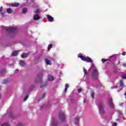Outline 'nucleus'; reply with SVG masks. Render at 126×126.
<instances>
[{
	"mask_svg": "<svg viewBox=\"0 0 126 126\" xmlns=\"http://www.w3.org/2000/svg\"><path fill=\"white\" fill-rule=\"evenodd\" d=\"M90 68L93 69V72L92 75V77L93 79H94V80L98 79V70H97V68H96L95 65H94V64H92Z\"/></svg>",
	"mask_w": 126,
	"mask_h": 126,
	"instance_id": "nucleus-1",
	"label": "nucleus"
},
{
	"mask_svg": "<svg viewBox=\"0 0 126 126\" xmlns=\"http://www.w3.org/2000/svg\"><path fill=\"white\" fill-rule=\"evenodd\" d=\"M4 29L6 31H8L9 33H11V34H15V33H16V31H17V29H16V27H4Z\"/></svg>",
	"mask_w": 126,
	"mask_h": 126,
	"instance_id": "nucleus-2",
	"label": "nucleus"
},
{
	"mask_svg": "<svg viewBox=\"0 0 126 126\" xmlns=\"http://www.w3.org/2000/svg\"><path fill=\"white\" fill-rule=\"evenodd\" d=\"M78 57L80 58L82 61H83L84 62H86L87 63L92 62V59H91V58L89 57H85V56H83L81 53L78 55Z\"/></svg>",
	"mask_w": 126,
	"mask_h": 126,
	"instance_id": "nucleus-3",
	"label": "nucleus"
},
{
	"mask_svg": "<svg viewBox=\"0 0 126 126\" xmlns=\"http://www.w3.org/2000/svg\"><path fill=\"white\" fill-rule=\"evenodd\" d=\"M98 109L101 114H104L105 110H104V106L103 105V102L100 101L98 103Z\"/></svg>",
	"mask_w": 126,
	"mask_h": 126,
	"instance_id": "nucleus-4",
	"label": "nucleus"
},
{
	"mask_svg": "<svg viewBox=\"0 0 126 126\" xmlns=\"http://www.w3.org/2000/svg\"><path fill=\"white\" fill-rule=\"evenodd\" d=\"M59 119L61 120L62 123L65 122V116H64V114L63 112H61L59 114Z\"/></svg>",
	"mask_w": 126,
	"mask_h": 126,
	"instance_id": "nucleus-5",
	"label": "nucleus"
},
{
	"mask_svg": "<svg viewBox=\"0 0 126 126\" xmlns=\"http://www.w3.org/2000/svg\"><path fill=\"white\" fill-rule=\"evenodd\" d=\"M51 123L53 126H58V122L55 120V118H52Z\"/></svg>",
	"mask_w": 126,
	"mask_h": 126,
	"instance_id": "nucleus-6",
	"label": "nucleus"
},
{
	"mask_svg": "<svg viewBox=\"0 0 126 126\" xmlns=\"http://www.w3.org/2000/svg\"><path fill=\"white\" fill-rule=\"evenodd\" d=\"M108 103L111 108L114 107V104H113V102H112V98H108Z\"/></svg>",
	"mask_w": 126,
	"mask_h": 126,
	"instance_id": "nucleus-7",
	"label": "nucleus"
},
{
	"mask_svg": "<svg viewBox=\"0 0 126 126\" xmlns=\"http://www.w3.org/2000/svg\"><path fill=\"white\" fill-rule=\"evenodd\" d=\"M47 17L48 19V21H51V22H53V21L54 20V18L52 16H51L50 15H47Z\"/></svg>",
	"mask_w": 126,
	"mask_h": 126,
	"instance_id": "nucleus-8",
	"label": "nucleus"
},
{
	"mask_svg": "<svg viewBox=\"0 0 126 126\" xmlns=\"http://www.w3.org/2000/svg\"><path fill=\"white\" fill-rule=\"evenodd\" d=\"M33 19L34 20H38V19H40V16H39V15L36 14L34 15Z\"/></svg>",
	"mask_w": 126,
	"mask_h": 126,
	"instance_id": "nucleus-9",
	"label": "nucleus"
},
{
	"mask_svg": "<svg viewBox=\"0 0 126 126\" xmlns=\"http://www.w3.org/2000/svg\"><path fill=\"white\" fill-rule=\"evenodd\" d=\"M48 80L49 81H54L55 80V78L53 77V76H48Z\"/></svg>",
	"mask_w": 126,
	"mask_h": 126,
	"instance_id": "nucleus-10",
	"label": "nucleus"
},
{
	"mask_svg": "<svg viewBox=\"0 0 126 126\" xmlns=\"http://www.w3.org/2000/svg\"><path fill=\"white\" fill-rule=\"evenodd\" d=\"M45 63H46V64H52V62H51V61L48 60V59H45Z\"/></svg>",
	"mask_w": 126,
	"mask_h": 126,
	"instance_id": "nucleus-11",
	"label": "nucleus"
},
{
	"mask_svg": "<svg viewBox=\"0 0 126 126\" xmlns=\"http://www.w3.org/2000/svg\"><path fill=\"white\" fill-rule=\"evenodd\" d=\"M12 6H13V7H17V6H18L19 5V3H12L11 4Z\"/></svg>",
	"mask_w": 126,
	"mask_h": 126,
	"instance_id": "nucleus-12",
	"label": "nucleus"
},
{
	"mask_svg": "<svg viewBox=\"0 0 126 126\" xmlns=\"http://www.w3.org/2000/svg\"><path fill=\"white\" fill-rule=\"evenodd\" d=\"M17 55H18V51H15L13 52L12 54V56H17Z\"/></svg>",
	"mask_w": 126,
	"mask_h": 126,
	"instance_id": "nucleus-13",
	"label": "nucleus"
},
{
	"mask_svg": "<svg viewBox=\"0 0 126 126\" xmlns=\"http://www.w3.org/2000/svg\"><path fill=\"white\" fill-rule=\"evenodd\" d=\"M0 12H1V14H3L4 13V12H6V10H5V11H4V10H2V7H0Z\"/></svg>",
	"mask_w": 126,
	"mask_h": 126,
	"instance_id": "nucleus-14",
	"label": "nucleus"
},
{
	"mask_svg": "<svg viewBox=\"0 0 126 126\" xmlns=\"http://www.w3.org/2000/svg\"><path fill=\"white\" fill-rule=\"evenodd\" d=\"M75 125H78V123H79V119L78 118H77L75 119L74 121Z\"/></svg>",
	"mask_w": 126,
	"mask_h": 126,
	"instance_id": "nucleus-15",
	"label": "nucleus"
},
{
	"mask_svg": "<svg viewBox=\"0 0 126 126\" xmlns=\"http://www.w3.org/2000/svg\"><path fill=\"white\" fill-rule=\"evenodd\" d=\"M20 65L21 66H24V65H25V63L24 61H21L20 62Z\"/></svg>",
	"mask_w": 126,
	"mask_h": 126,
	"instance_id": "nucleus-16",
	"label": "nucleus"
},
{
	"mask_svg": "<svg viewBox=\"0 0 126 126\" xmlns=\"http://www.w3.org/2000/svg\"><path fill=\"white\" fill-rule=\"evenodd\" d=\"M69 87V85L68 84H66L65 85V92H66L67 91V88Z\"/></svg>",
	"mask_w": 126,
	"mask_h": 126,
	"instance_id": "nucleus-17",
	"label": "nucleus"
},
{
	"mask_svg": "<svg viewBox=\"0 0 126 126\" xmlns=\"http://www.w3.org/2000/svg\"><path fill=\"white\" fill-rule=\"evenodd\" d=\"M26 57H27V55L25 53L23 54L21 56L22 59H24V58H26Z\"/></svg>",
	"mask_w": 126,
	"mask_h": 126,
	"instance_id": "nucleus-18",
	"label": "nucleus"
},
{
	"mask_svg": "<svg viewBox=\"0 0 126 126\" xmlns=\"http://www.w3.org/2000/svg\"><path fill=\"white\" fill-rule=\"evenodd\" d=\"M7 12L8 13H12V10H11V9H10V8H9L7 9Z\"/></svg>",
	"mask_w": 126,
	"mask_h": 126,
	"instance_id": "nucleus-19",
	"label": "nucleus"
},
{
	"mask_svg": "<svg viewBox=\"0 0 126 126\" xmlns=\"http://www.w3.org/2000/svg\"><path fill=\"white\" fill-rule=\"evenodd\" d=\"M26 12H27V8H24L23 9V13H26Z\"/></svg>",
	"mask_w": 126,
	"mask_h": 126,
	"instance_id": "nucleus-20",
	"label": "nucleus"
},
{
	"mask_svg": "<svg viewBox=\"0 0 126 126\" xmlns=\"http://www.w3.org/2000/svg\"><path fill=\"white\" fill-rule=\"evenodd\" d=\"M121 78L123 79H126V74H123L121 75Z\"/></svg>",
	"mask_w": 126,
	"mask_h": 126,
	"instance_id": "nucleus-21",
	"label": "nucleus"
},
{
	"mask_svg": "<svg viewBox=\"0 0 126 126\" xmlns=\"http://www.w3.org/2000/svg\"><path fill=\"white\" fill-rule=\"evenodd\" d=\"M83 69H84L83 71L84 72V74L86 75L87 74V70H86L85 68H84Z\"/></svg>",
	"mask_w": 126,
	"mask_h": 126,
	"instance_id": "nucleus-22",
	"label": "nucleus"
},
{
	"mask_svg": "<svg viewBox=\"0 0 126 126\" xmlns=\"http://www.w3.org/2000/svg\"><path fill=\"white\" fill-rule=\"evenodd\" d=\"M120 86H124V83H123V81L120 80Z\"/></svg>",
	"mask_w": 126,
	"mask_h": 126,
	"instance_id": "nucleus-23",
	"label": "nucleus"
},
{
	"mask_svg": "<svg viewBox=\"0 0 126 126\" xmlns=\"http://www.w3.org/2000/svg\"><path fill=\"white\" fill-rule=\"evenodd\" d=\"M94 92H92L91 93V96H92V98H93V99H94Z\"/></svg>",
	"mask_w": 126,
	"mask_h": 126,
	"instance_id": "nucleus-24",
	"label": "nucleus"
},
{
	"mask_svg": "<svg viewBox=\"0 0 126 126\" xmlns=\"http://www.w3.org/2000/svg\"><path fill=\"white\" fill-rule=\"evenodd\" d=\"M3 84H6V83H7V79L4 80L3 81Z\"/></svg>",
	"mask_w": 126,
	"mask_h": 126,
	"instance_id": "nucleus-25",
	"label": "nucleus"
},
{
	"mask_svg": "<svg viewBox=\"0 0 126 126\" xmlns=\"http://www.w3.org/2000/svg\"><path fill=\"white\" fill-rule=\"evenodd\" d=\"M52 44H49V45H48V50H50V49L52 48Z\"/></svg>",
	"mask_w": 126,
	"mask_h": 126,
	"instance_id": "nucleus-26",
	"label": "nucleus"
},
{
	"mask_svg": "<svg viewBox=\"0 0 126 126\" xmlns=\"http://www.w3.org/2000/svg\"><path fill=\"white\" fill-rule=\"evenodd\" d=\"M101 61H102V63H106V62H107V60L105 59H102L101 60Z\"/></svg>",
	"mask_w": 126,
	"mask_h": 126,
	"instance_id": "nucleus-27",
	"label": "nucleus"
},
{
	"mask_svg": "<svg viewBox=\"0 0 126 126\" xmlns=\"http://www.w3.org/2000/svg\"><path fill=\"white\" fill-rule=\"evenodd\" d=\"M27 99H28V95H27V96H25V97L24 98V102H25V101H26V100H27Z\"/></svg>",
	"mask_w": 126,
	"mask_h": 126,
	"instance_id": "nucleus-28",
	"label": "nucleus"
},
{
	"mask_svg": "<svg viewBox=\"0 0 126 126\" xmlns=\"http://www.w3.org/2000/svg\"><path fill=\"white\" fill-rule=\"evenodd\" d=\"M40 11V10L39 9H37L36 11H34V13H38Z\"/></svg>",
	"mask_w": 126,
	"mask_h": 126,
	"instance_id": "nucleus-29",
	"label": "nucleus"
},
{
	"mask_svg": "<svg viewBox=\"0 0 126 126\" xmlns=\"http://www.w3.org/2000/svg\"><path fill=\"white\" fill-rule=\"evenodd\" d=\"M81 91H82V88H80V89L78 90V93H80V92H81Z\"/></svg>",
	"mask_w": 126,
	"mask_h": 126,
	"instance_id": "nucleus-30",
	"label": "nucleus"
},
{
	"mask_svg": "<svg viewBox=\"0 0 126 126\" xmlns=\"http://www.w3.org/2000/svg\"><path fill=\"white\" fill-rule=\"evenodd\" d=\"M46 96V94L44 93L42 95V98H44V97Z\"/></svg>",
	"mask_w": 126,
	"mask_h": 126,
	"instance_id": "nucleus-31",
	"label": "nucleus"
},
{
	"mask_svg": "<svg viewBox=\"0 0 126 126\" xmlns=\"http://www.w3.org/2000/svg\"><path fill=\"white\" fill-rule=\"evenodd\" d=\"M122 55H123V56H126V52H124L122 53Z\"/></svg>",
	"mask_w": 126,
	"mask_h": 126,
	"instance_id": "nucleus-32",
	"label": "nucleus"
},
{
	"mask_svg": "<svg viewBox=\"0 0 126 126\" xmlns=\"http://www.w3.org/2000/svg\"><path fill=\"white\" fill-rule=\"evenodd\" d=\"M17 126H23V125L21 123H20L18 124Z\"/></svg>",
	"mask_w": 126,
	"mask_h": 126,
	"instance_id": "nucleus-33",
	"label": "nucleus"
},
{
	"mask_svg": "<svg viewBox=\"0 0 126 126\" xmlns=\"http://www.w3.org/2000/svg\"><path fill=\"white\" fill-rule=\"evenodd\" d=\"M6 71L5 70H3L1 72V73H2V74H3V73H5Z\"/></svg>",
	"mask_w": 126,
	"mask_h": 126,
	"instance_id": "nucleus-34",
	"label": "nucleus"
},
{
	"mask_svg": "<svg viewBox=\"0 0 126 126\" xmlns=\"http://www.w3.org/2000/svg\"><path fill=\"white\" fill-rule=\"evenodd\" d=\"M118 87H117V86H113V87H111V89H115V88H117Z\"/></svg>",
	"mask_w": 126,
	"mask_h": 126,
	"instance_id": "nucleus-35",
	"label": "nucleus"
},
{
	"mask_svg": "<svg viewBox=\"0 0 126 126\" xmlns=\"http://www.w3.org/2000/svg\"><path fill=\"white\" fill-rule=\"evenodd\" d=\"M18 71H19V69H16L15 70V73H17V72H18Z\"/></svg>",
	"mask_w": 126,
	"mask_h": 126,
	"instance_id": "nucleus-36",
	"label": "nucleus"
},
{
	"mask_svg": "<svg viewBox=\"0 0 126 126\" xmlns=\"http://www.w3.org/2000/svg\"><path fill=\"white\" fill-rule=\"evenodd\" d=\"M112 126H117V123H113Z\"/></svg>",
	"mask_w": 126,
	"mask_h": 126,
	"instance_id": "nucleus-37",
	"label": "nucleus"
},
{
	"mask_svg": "<svg viewBox=\"0 0 126 126\" xmlns=\"http://www.w3.org/2000/svg\"><path fill=\"white\" fill-rule=\"evenodd\" d=\"M118 112H119V113L120 114V115H122V111H118Z\"/></svg>",
	"mask_w": 126,
	"mask_h": 126,
	"instance_id": "nucleus-38",
	"label": "nucleus"
},
{
	"mask_svg": "<svg viewBox=\"0 0 126 126\" xmlns=\"http://www.w3.org/2000/svg\"><path fill=\"white\" fill-rule=\"evenodd\" d=\"M123 66L126 67V63H123Z\"/></svg>",
	"mask_w": 126,
	"mask_h": 126,
	"instance_id": "nucleus-39",
	"label": "nucleus"
},
{
	"mask_svg": "<svg viewBox=\"0 0 126 126\" xmlns=\"http://www.w3.org/2000/svg\"><path fill=\"white\" fill-rule=\"evenodd\" d=\"M125 95L126 98V92L125 93Z\"/></svg>",
	"mask_w": 126,
	"mask_h": 126,
	"instance_id": "nucleus-40",
	"label": "nucleus"
},
{
	"mask_svg": "<svg viewBox=\"0 0 126 126\" xmlns=\"http://www.w3.org/2000/svg\"><path fill=\"white\" fill-rule=\"evenodd\" d=\"M123 105V104H120V106H122Z\"/></svg>",
	"mask_w": 126,
	"mask_h": 126,
	"instance_id": "nucleus-41",
	"label": "nucleus"
},
{
	"mask_svg": "<svg viewBox=\"0 0 126 126\" xmlns=\"http://www.w3.org/2000/svg\"><path fill=\"white\" fill-rule=\"evenodd\" d=\"M11 37H13V36H12V35H11Z\"/></svg>",
	"mask_w": 126,
	"mask_h": 126,
	"instance_id": "nucleus-42",
	"label": "nucleus"
},
{
	"mask_svg": "<svg viewBox=\"0 0 126 126\" xmlns=\"http://www.w3.org/2000/svg\"><path fill=\"white\" fill-rule=\"evenodd\" d=\"M1 96H0V98Z\"/></svg>",
	"mask_w": 126,
	"mask_h": 126,
	"instance_id": "nucleus-43",
	"label": "nucleus"
},
{
	"mask_svg": "<svg viewBox=\"0 0 126 126\" xmlns=\"http://www.w3.org/2000/svg\"><path fill=\"white\" fill-rule=\"evenodd\" d=\"M44 86H42L41 87H43Z\"/></svg>",
	"mask_w": 126,
	"mask_h": 126,
	"instance_id": "nucleus-44",
	"label": "nucleus"
}]
</instances>
